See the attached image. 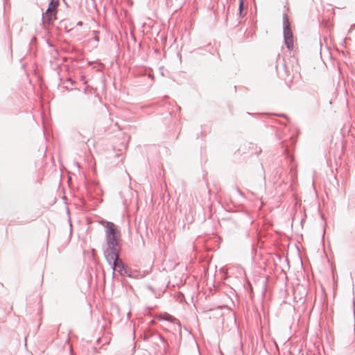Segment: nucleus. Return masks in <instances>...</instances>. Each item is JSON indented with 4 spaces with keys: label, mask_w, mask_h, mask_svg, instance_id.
Listing matches in <instances>:
<instances>
[{
    "label": "nucleus",
    "mask_w": 355,
    "mask_h": 355,
    "mask_svg": "<svg viewBox=\"0 0 355 355\" xmlns=\"http://www.w3.org/2000/svg\"><path fill=\"white\" fill-rule=\"evenodd\" d=\"M243 2L242 0H241L239 3V10H240V14L242 15L243 12Z\"/></svg>",
    "instance_id": "obj_6"
},
{
    "label": "nucleus",
    "mask_w": 355,
    "mask_h": 355,
    "mask_svg": "<svg viewBox=\"0 0 355 355\" xmlns=\"http://www.w3.org/2000/svg\"><path fill=\"white\" fill-rule=\"evenodd\" d=\"M119 248L115 246L109 247L106 250V257L109 261H114L119 258Z\"/></svg>",
    "instance_id": "obj_4"
},
{
    "label": "nucleus",
    "mask_w": 355,
    "mask_h": 355,
    "mask_svg": "<svg viewBox=\"0 0 355 355\" xmlns=\"http://www.w3.org/2000/svg\"><path fill=\"white\" fill-rule=\"evenodd\" d=\"M284 36L285 44L289 50H292L293 48V33L289 25H286L284 29Z\"/></svg>",
    "instance_id": "obj_3"
},
{
    "label": "nucleus",
    "mask_w": 355,
    "mask_h": 355,
    "mask_svg": "<svg viewBox=\"0 0 355 355\" xmlns=\"http://www.w3.org/2000/svg\"><path fill=\"white\" fill-rule=\"evenodd\" d=\"M107 244H118L121 241V234L117 227L112 222H105Z\"/></svg>",
    "instance_id": "obj_1"
},
{
    "label": "nucleus",
    "mask_w": 355,
    "mask_h": 355,
    "mask_svg": "<svg viewBox=\"0 0 355 355\" xmlns=\"http://www.w3.org/2000/svg\"><path fill=\"white\" fill-rule=\"evenodd\" d=\"M114 269L118 270L121 275L125 272L124 266L121 259L119 258L113 261Z\"/></svg>",
    "instance_id": "obj_5"
},
{
    "label": "nucleus",
    "mask_w": 355,
    "mask_h": 355,
    "mask_svg": "<svg viewBox=\"0 0 355 355\" xmlns=\"http://www.w3.org/2000/svg\"><path fill=\"white\" fill-rule=\"evenodd\" d=\"M82 24H83L82 21H79V22L78 23V25H79V26H82Z\"/></svg>",
    "instance_id": "obj_7"
},
{
    "label": "nucleus",
    "mask_w": 355,
    "mask_h": 355,
    "mask_svg": "<svg viewBox=\"0 0 355 355\" xmlns=\"http://www.w3.org/2000/svg\"><path fill=\"white\" fill-rule=\"evenodd\" d=\"M58 5V0H51L46 12L43 15L44 23L51 24L56 19L57 7Z\"/></svg>",
    "instance_id": "obj_2"
}]
</instances>
